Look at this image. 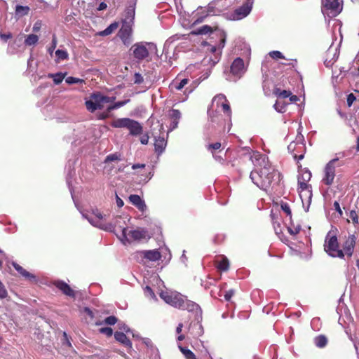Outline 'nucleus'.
Listing matches in <instances>:
<instances>
[{
  "label": "nucleus",
  "instance_id": "nucleus-60",
  "mask_svg": "<svg viewBox=\"0 0 359 359\" xmlns=\"http://www.w3.org/2000/svg\"><path fill=\"white\" fill-rule=\"evenodd\" d=\"M333 206H334V210L339 214V215L342 216L343 212L340 208V205H339V202L334 201Z\"/></svg>",
  "mask_w": 359,
  "mask_h": 359
},
{
  "label": "nucleus",
  "instance_id": "nucleus-14",
  "mask_svg": "<svg viewBox=\"0 0 359 359\" xmlns=\"http://www.w3.org/2000/svg\"><path fill=\"white\" fill-rule=\"evenodd\" d=\"M53 285L60 290L64 294L74 298L76 296L75 292L71 288V287L63 280H55L53 282Z\"/></svg>",
  "mask_w": 359,
  "mask_h": 359
},
{
  "label": "nucleus",
  "instance_id": "nucleus-49",
  "mask_svg": "<svg viewBox=\"0 0 359 359\" xmlns=\"http://www.w3.org/2000/svg\"><path fill=\"white\" fill-rule=\"evenodd\" d=\"M99 332L101 334H105L108 337H111L113 334V330L109 327H102L99 330Z\"/></svg>",
  "mask_w": 359,
  "mask_h": 359
},
{
  "label": "nucleus",
  "instance_id": "nucleus-40",
  "mask_svg": "<svg viewBox=\"0 0 359 359\" xmlns=\"http://www.w3.org/2000/svg\"><path fill=\"white\" fill-rule=\"evenodd\" d=\"M349 219L351 220L352 223L357 226L359 224V217L358 213L355 210H351L349 213Z\"/></svg>",
  "mask_w": 359,
  "mask_h": 359
},
{
  "label": "nucleus",
  "instance_id": "nucleus-3",
  "mask_svg": "<svg viewBox=\"0 0 359 359\" xmlns=\"http://www.w3.org/2000/svg\"><path fill=\"white\" fill-rule=\"evenodd\" d=\"M166 116L168 118L162 123L158 135V156L165 151L168 134L177 127L181 113L179 110L172 109L168 110Z\"/></svg>",
  "mask_w": 359,
  "mask_h": 359
},
{
  "label": "nucleus",
  "instance_id": "nucleus-27",
  "mask_svg": "<svg viewBox=\"0 0 359 359\" xmlns=\"http://www.w3.org/2000/svg\"><path fill=\"white\" fill-rule=\"evenodd\" d=\"M314 344L318 348H324L327 344V339L324 335H319L315 337Z\"/></svg>",
  "mask_w": 359,
  "mask_h": 359
},
{
  "label": "nucleus",
  "instance_id": "nucleus-15",
  "mask_svg": "<svg viewBox=\"0 0 359 359\" xmlns=\"http://www.w3.org/2000/svg\"><path fill=\"white\" fill-rule=\"evenodd\" d=\"M93 213L95 217H88L87 215H86L85 217L94 226L99 227L100 229H104L105 224L103 223V221H102V219H103L102 214L98 210H93Z\"/></svg>",
  "mask_w": 359,
  "mask_h": 359
},
{
  "label": "nucleus",
  "instance_id": "nucleus-30",
  "mask_svg": "<svg viewBox=\"0 0 359 359\" xmlns=\"http://www.w3.org/2000/svg\"><path fill=\"white\" fill-rule=\"evenodd\" d=\"M38 40L39 37L37 35L33 34H29L25 40V43L27 46H32L36 44L38 42Z\"/></svg>",
  "mask_w": 359,
  "mask_h": 359
},
{
  "label": "nucleus",
  "instance_id": "nucleus-26",
  "mask_svg": "<svg viewBox=\"0 0 359 359\" xmlns=\"http://www.w3.org/2000/svg\"><path fill=\"white\" fill-rule=\"evenodd\" d=\"M118 322V318L114 316H110L104 318L102 321H99L95 323L96 325H101L106 324L108 325H114Z\"/></svg>",
  "mask_w": 359,
  "mask_h": 359
},
{
  "label": "nucleus",
  "instance_id": "nucleus-36",
  "mask_svg": "<svg viewBox=\"0 0 359 359\" xmlns=\"http://www.w3.org/2000/svg\"><path fill=\"white\" fill-rule=\"evenodd\" d=\"M274 94L279 97L286 98L289 97L291 95V92L290 90H280L279 88H276L274 90Z\"/></svg>",
  "mask_w": 359,
  "mask_h": 359
},
{
  "label": "nucleus",
  "instance_id": "nucleus-45",
  "mask_svg": "<svg viewBox=\"0 0 359 359\" xmlns=\"http://www.w3.org/2000/svg\"><path fill=\"white\" fill-rule=\"evenodd\" d=\"M55 55L58 59L64 60L68 58V53L66 50L58 49L55 51Z\"/></svg>",
  "mask_w": 359,
  "mask_h": 359
},
{
  "label": "nucleus",
  "instance_id": "nucleus-31",
  "mask_svg": "<svg viewBox=\"0 0 359 359\" xmlns=\"http://www.w3.org/2000/svg\"><path fill=\"white\" fill-rule=\"evenodd\" d=\"M174 39L172 38H170L164 43L163 52L165 54L169 53V49H174L175 46L173 44Z\"/></svg>",
  "mask_w": 359,
  "mask_h": 359
},
{
  "label": "nucleus",
  "instance_id": "nucleus-22",
  "mask_svg": "<svg viewBox=\"0 0 359 359\" xmlns=\"http://www.w3.org/2000/svg\"><path fill=\"white\" fill-rule=\"evenodd\" d=\"M220 38L219 43L217 46H211L210 50L212 53H215L217 50H221L225 46L226 43V34L224 32L219 31L217 34Z\"/></svg>",
  "mask_w": 359,
  "mask_h": 359
},
{
  "label": "nucleus",
  "instance_id": "nucleus-48",
  "mask_svg": "<svg viewBox=\"0 0 359 359\" xmlns=\"http://www.w3.org/2000/svg\"><path fill=\"white\" fill-rule=\"evenodd\" d=\"M66 82L69 84H74V83H84V80L73 77V76H69L66 79Z\"/></svg>",
  "mask_w": 359,
  "mask_h": 359
},
{
  "label": "nucleus",
  "instance_id": "nucleus-62",
  "mask_svg": "<svg viewBox=\"0 0 359 359\" xmlns=\"http://www.w3.org/2000/svg\"><path fill=\"white\" fill-rule=\"evenodd\" d=\"M41 21L36 22L32 28L33 32H39L41 29Z\"/></svg>",
  "mask_w": 359,
  "mask_h": 359
},
{
  "label": "nucleus",
  "instance_id": "nucleus-59",
  "mask_svg": "<svg viewBox=\"0 0 359 359\" xmlns=\"http://www.w3.org/2000/svg\"><path fill=\"white\" fill-rule=\"evenodd\" d=\"M197 85L198 83H196V81H194L191 86L186 88L185 93H187L188 94L191 93L194 90Z\"/></svg>",
  "mask_w": 359,
  "mask_h": 359
},
{
  "label": "nucleus",
  "instance_id": "nucleus-52",
  "mask_svg": "<svg viewBox=\"0 0 359 359\" xmlns=\"http://www.w3.org/2000/svg\"><path fill=\"white\" fill-rule=\"evenodd\" d=\"M269 55L273 59H284L283 53L278 50H273L269 53Z\"/></svg>",
  "mask_w": 359,
  "mask_h": 359
},
{
  "label": "nucleus",
  "instance_id": "nucleus-1",
  "mask_svg": "<svg viewBox=\"0 0 359 359\" xmlns=\"http://www.w3.org/2000/svg\"><path fill=\"white\" fill-rule=\"evenodd\" d=\"M250 158L255 169L250 172V177L255 185L266 190L273 183L280 182V173L271 164L266 155L256 151Z\"/></svg>",
  "mask_w": 359,
  "mask_h": 359
},
{
  "label": "nucleus",
  "instance_id": "nucleus-24",
  "mask_svg": "<svg viewBox=\"0 0 359 359\" xmlns=\"http://www.w3.org/2000/svg\"><path fill=\"white\" fill-rule=\"evenodd\" d=\"M140 254L143 257V258L149 260V261H156L157 260V250H147V251H142Z\"/></svg>",
  "mask_w": 359,
  "mask_h": 359
},
{
  "label": "nucleus",
  "instance_id": "nucleus-23",
  "mask_svg": "<svg viewBox=\"0 0 359 359\" xmlns=\"http://www.w3.org/2000/svg\"><path fill=\"white\" fill-rule=\"evenodd\" d=\"M189 80L187 79H183L180 81L177 80L173 81L170 85V88L173 90L174 89L180 90H182L187 83Z\"/></svg>",
  "mask_w": 359,
  "mask_h": 359
},
{
  "label": "nucleus",
  "instance_id": "nucleus-18",
  "mask_svg": "<svg viewBox=\"0 0 359 359\" xmlns=\"http://www.w3.org/2000/svg\"><path fill=\"white\" fill-rule=\"evenodd\" d=\"M133 55H134L135 57L138 60H143V59L146 58L149 55L148 50L143 45L135 44L133 46Z\"/></svg>",
  "mask_w": 359,
  "mask_h": 359
},
{
  "label": "nucleus",
  "instance_id": "nucleus-9",
  "mask_svg": "<svg viewBox=\"0 0 359 359\" xmlns=\"http://www.w3.org/2000/svg\"><path fill=\"white\" fill-rule=\"evenodd\" d=\"M122 233L123 236L127 238L128 241H140L149 238L147 231L140 228L134 230H128L126 228H124Z\"/></svg>",
  "mask_w": 359,
  "mask_h": 359
},
{
  "label": "nucleus",
  "instance_id": "nucleus-34",
  "mask_svg": "<svg viewBox=\"0 0 359 359\" xmlns=\"http://www.w3.org/2000/svg\"><path fill=\"white\" fill-rule=\"evenodd\" d=\"M144 294L145 297H147L151 299L154 300L156 299V295H155L154 291L151 288V287L149 285H146L144 287Z\"/></svg>",
  "mask_w": 359,
  "mask_h": 359
},
{
  "label": "nucleus",
  "instance_id": "nucleus-44",
  "mask_svg": "<svg viewBox=\"0 0 359 359\" xmlns=\"http://www.w3.org/2000/svg\"><path fill=\"white\" fill-rule=\"evenodd\" d=\"M297 146H298L301 149H304V145L302 142L297 143V142H292L288 145L287 149H288V151L290 152L293 153L294 151L295 150Z\"/></svg>",
  "mask_w": 359,
  "mask_h": 359
},
{
  "label": "nucleus",
  "instance_id": "nucleus-10",
  "mask_svg": "<svg viewBox=\"0 0 359 359\" xmlns=\"http://www.w3.org/2000/svg\"><path fill=\"white\" fill-rule=\"evenodd\" d=\"M172 255L169 248L164 244L163 241V245L160 243V241L158 240V266L161 265V269L167 265Z\"/></svg>",
  "mask_w": 359,
  "mask_h": 359
},
{
  "label": "nucleus",
  "instance_id": "nucleus-13",
  "mask_svg": "<svg viewBox=\"0 0 359 359\" xmlns=\"http://www.w3.org/2000/svg\"><path fill=\"white\" fill-rule=\"evenodd\" d=\"M90 98L94 100L96 106H97V109H102L104 103L112 102L115 100L114 97L104 96L100 93L92 94Z\"/></svg>",
  "mask_w": 359,
  "mask_h": 359
},
{
  "label": "nucleus",
  "instance_id": "nucleus-20",
  "mask_svg": "<svg viewBox=\"0 0 359 359\" xmlns=\"http://www.w3.org/2000/svg\"><path fill=\"white\" fill-rule=\"evenodd\" d=\"M129 201L139 210L144 211L146 209V205L140 196L132 194L129 196Z\"/></svg>",
  "mask_w": 359,
  "mask_h": 359
},
{
  "label": "nucleus",
  "instance_id": "nucleus-12",
  "mask_svg": "<svg viewBox=\"0 0 359 359\" xmlns=\"http://www.w3.org/2000/svg\"><path fill=\"white\" fill-rule=\"evenodd\" d=\"M252 8L250 4H244L243 6L236 8L232 13V20H239L245 18L250 14Z\"/></svg>",
  "mask_w": 359,
  "mask_h": 359
},
{
  "label": "nucleus",
  "instance_id": "nucleus-8",
  "mask_svg": "<svg viewBox=\"0 0 359 359\" xmlns=\"http://www.w3.org/2000/svg\"><path fill=\"white\" fill-rule=\"evenodd\" d=\"M342 3V0H325L323 2L324 6L323 13L324 15L335 17L341 12Z\"/></svg>",
  "mask_w": 359,
  "mask_h": 359
},
{
  "label": "nucleus",
  "instance_id": "nucleus-63",
  "mask_svg": "<svg viewBox=\"0 0 359 359\" xmlns=\"http://www.w3.org/2000/svg\"><path fill=\"white\" fill-rule=\"evenodd\" d=\"M63 336H64V338H65V342H64L63 344H66L69 348L72 347V344H71V342H70V341H69V339L68 338V336H67L66 332L63 333Z\"/></svg>",
  "mask_w": 359,
  "mask_h": 359
},
{
  "label": "nucleus",
  "instance_id": "nucleus-35",
  "mask_svg": "<svg viewBox=\"0 0 359 359\" xmlns=\"http://www.w3.org/2000/svg\"><path fill=\"white\" fill-rule=\"evenodd\" d=\"M286 106L287 104L285 103V102L276 101V102L273 105V107L278 112L284 113L285 111Z\"/></svg>",
  "mask_w": 359,
  "mask_h": 359
},
{
  "label": "nucleus",
  "instance_id": "nucleus-29",
  "mask_svg": "<svg viewBox=\"0 0 359 359\" xmlns=\"http://www.w3.org/2000/svg\"><path fill=\"white\" fill-rule=\"evenodd\" d=\"M221 11H222L220 9L216 8L215 2H211L208 6L207 12L209 15H218Z\"/></svg>",
  "mask_w": 359,
  "mask_h": 359
},
{
  "label": "nucleus",
  "instance_id": "nucleus-51",
  "mask_svg": "<svg viewBox=\"0 0 359 359\" xmlns=\"http://www.w3.org/2000/svg\"><path fill=\"white\" fill-rule=\"evenodd\" d=\"M57 46V37L55 34L53 36L52 43L50 46L48 48V53L52 55L54 50L55 49Z\"/></svg>",
  "mask_w": 359,
  "mask_h": 359
},
{
  "label": "nucleus",
  "instance_id": "nucleus-58",
  "mask_svg": "<svg viewBox=\"0 0 359 359\" xmlns=\"http://www.w3.org/2000/svg\"><path fill=\"white\" fill-rule=\"evenodd\" d=\"M234 294V290H229L226 292L224 294V299L226 301H230L231 298Z\"/></svg>",
  "mask_w": 359,
  "mask_h": 359
},
{
  "label": "nucleus",
  "instance_id": "nucleus-33",
  "mask_svg": "<svg viewBox=\"0 0 359 359\" xmlns=\"http://www.w3.org/2000/svg\"><path fill=\"white\" fill-rule=\"evenodd\" d=\"M29 11V8L28 6H23L20 5H18L15 8V13L17 15L20 16H23L27 15Z\"/></svg>",
  "mask_w": 359,
  "mask_h": 359
},
{
  "label": "nucleus",
  "instance_id": "nucleus-5",
  "mask_svg": "<svg viewBox=\"0 0 359 359\" xmlns=\"http://www.w3.org/2000/svg\"><path fill=\"white\" fill-rule=\"evenodd\" d=\"M247 70V66L245 65L243 60L241 57H236L232 62L230 72L229 74L224 71L226 79L229 81L236 82L240 79Z\"/></svg>",
  "mask_w": 359,
  "mask_h": 359
},
{
  "label": "nucleus",
  "instance_id": "nucleus-28",
  "mask_svg": "<svg viewBox=\"0 0 359 359\" xmlns=\"http://www.w3.org/2000/svg\"><path fill=\"white\" fill-rule=\"evenodd\" d=\"M227 100L226 97L222 94H219L214 97L212 99V104H215L217 108L219 109L222 105V103H224Z\"/></svg>",
  "mask_w": 359,
  "mask_h": 359
},
{
  "label": "nucleus",
  "instance_id": "nucleus-54",
  "mask_svg": "<svg viewBox=\"0 0 359 359\" xmlns=\"http://www.w3.org/2000/svg\"><path fill=\"white\" fill-rule=\"evenodd\" d=\"M124 104V102H116L115 104H112V105H110L107 107V113H109L111 110H114L115 109H117L121 106H123Z\"/></svg>",
  "mask_w": 359,
  "mask_h": 359
},
{
  "label": "nucleus",
  "instance_id": "nucleus-4",
  "mask_svg": "<svg viewBox=\"0 0 359 359\" xmlns=\"http://www.w3.org/2000/svg\"><path fill=\"white\" fill-rule=\"evenodd\" d=\"M111 126L117 128H126L132 135H140L142 133V127L137 121L129 118H117L112 121Z\"/></svg>",
  "mask_w": 359,
  "mask_h": 359
},
{
  "label": "nucleus",
  "instance_id": "nucleus-37",
  "mask_svg": "<svg viewBox=\"0 0 359 359\" xmlns=\"http://www.w3.org/2000/svg\"><path fill=\"white\" fill-rule=\"evenodd\" d=\"M48 76L53 79V81L55 84H60L65 78L64 74L62 73L50 74Z\"/></svg>",
  "mask_w": 359,
  "mask_h": 359
},
{
  "label": "nucleus",
  "instance_id": "nucleus-41",
  "mask_svg": "<svg viewBox=\"0 0 359 359\" xmlns=\"http://www.w3.org/2000/svg\"><path fill=\"white\" fill-rule=\"evenodd\" d=\"M221 147L222 144L220 142H215L214 144H209L208 145H207V149L210 151L212 154V155H214L215 151L216 150L219 149Z\"/></svg>",
  "mask_w": 359,
  "mask_h": 359
},
{
  "label": "nucleus",
  "instance_id": "nucleus-2",
  "mask_svg": "<svg viewBox=\"0 0 359 359\" xmlns=\"http://www.w3.org/2000/svg\"><path fill=\"white\" fill-rule=\"evenodd\" d=\"M159 283H161L163 287H165V290H162L158 294L165 303L179 309L187 310L189 312L201 311L198 304L189 300L186 296L181 293L167 288L164 285V282L158 277Z\"/></svg>",
  "mask_w": 359,
  "mask_h": 359
},
{
  "label": "nucleus",
  "instance_id": "nucleus-43",
  "mask_svg": "<svg viewBox=\"0 0 359 359\" xmlns=\"http://www.w3.org/2000/svg\"><path fill=\"white\" fill-rule=\"evenodd\" d=\"M300 229V225L293 226L291 224L290 226H287L288 232L292 236L297 235L299 232Z\"/></svg>",
  "mask_w": 359,
  "mask_h": 359
},
{
  "label": "nucleus",
  "instance_id": "nucleus-6",
  "mask_svg": "<svg viewBox=\"0 0 359 359\" xmlns=\"http://www.w3.org/2000/svg\"><path fill=\"white\" fill-rule=\"evenodd\" d=\"M325 251L332 257H344V252L339 249L337 238L330 231L325 237Z\"/></svg>",
  "mask_w": 359,
  "mask_h": 359
},
{
  "label": "nucleus",
  "instance_id": "nucleus-61",
  "mask_svg": "<svg viewBox=\"0 0 359 359\" xmlns=\"http://www.w3.org/2000/svg\"><path fill=\"white\" fill-rule=\"evenodd\" d=\"M311 177V173L309 171H306L303 174L302 179V181L308 182L310 180Z\"/></svg>",
  "mask_w": 359,
  "mask_h": 359
},
{
  "label": "nucleus",
  "instance_id": "nucleus-46",
  "mask_svg": "<svg viewBox=\"0 0 359 359\" xmlns=\"http://www.w3.org/2000/svg\"><path fill=\"white\" fill-rule=\"evenodd\" d=\"M212 32L211 27L208 25H204L198 29L196 34H206Z\"/></svg>",
  "mask_w": 359,
  "mask_h": 359
},
{
  "label": "nucleus",
  "instance_id": "nucleus-42",
  "mask_svg": "<svg viewBox=\"0 0 359 359\" xmlns=\"http://www.w3.org/2000/svg\"><path fill=\"white\" fill-rule=\"evenodd\" d=\"M219 108H221L223 112L226 114L228 116H231V111L228 101L225 102L224 103H222V105L220 106Z\"/></svg>",
  "mask_w": 359,
  "mask_h": 359
},
{
  "label": "nucleus",
  "instance_id": "nucleus-25",
  "mask_svg": "<svg viewBox=\"0 0 359 359\" xmlns=\"http://www.w3.org/2000/svg\"><path fill=\"white\" fill-rule=\"evenodd\" d=\"M118 27V23L114 22L109 25L104 30L101 31L98 33L100 36H108L114 32Z\"/></svg>",
  "mask_w": 359,
  "mask_h": 359
},
{
  "label": "nucleus",
  "instance_id": "nucleus-16",
  "mask_svg": "<svg viewBox=\"0 0 359 359\" xmlns=\"http://www.w3.org/2000/svg\"><path fill=\"white\" fill-rule=\"evenodd\" d=\"M355 241L356 237L354 235L348 236L343 245L344 254H346L348 257H351L353 255Z\"/></svg>",
  "mask_w": 359,
  "mask_h": 359
},
{
  "label": "nucleus",
  "instance_id": "nucleus-7",
  "mask_svg": "<svg viewBox=\"0 0 359 359\" xmlns=\"http://www.w3.org/2000/svg\"><path fill=\"white\" fill-rule=\"evenodd\" d=\"M344 162L340 161L339 158L330 160L324 168V176L322 182L327 186L332 185L335 177L336 168L344 165Z\"/></svg>",
  "mask_w": 359,
  "mask_h": 359
},
{
  "label": "nucleus",
  "instance_id": "nucleus-56",
  "mask_svg": "<svg viewBox=\"0 0 359 359\" xmlns=\"http://www.w3.org/2000/svg\"><path fill=\"white\" fill-rule=\"evenodd\" d=\"M13 37V35L11 33L8 32L7 34H0V38L1 40H3L4 41L6 42L8 39H12Z\"/></svg>",
  "mask_w": 359,
  "mask_h": 359
},
{
  "label": "nucleus",
  "instance_id": "nucleus-39",
  "mask_svg": "<svg viewBox=\"0 0 359 359\" xmlns=\"http://www.w3.org/2000/svg\"><path fill=\"white\" fill-rule=\"evenodd\" d=\"M85 104L86 109L91 112H93L97 109V106H96L94 100H93L92 98H90V100L86 101Z\"/></svg>",
  "mask_w": 359,
  "mask_h": 359
},
{
  "label": "nucleus",
  "instance_id": "nucleus-53",
  "mask_svg": "<svg viewBox=\"0 0 359 359\" xmlns=\"http://www.w3.org/2000/svg\"><path fill=\"white\" fill-rule=\"evenodd\" d=\"M179 348L181 351V352L183 353V355H184L186 359L189 356H191V353H193V352L190 349H189V348H187L186 347H183L182 346H179Z\"/></svg>",
  "mask_w": 359,
  "mask_h": 359
},
{
  "label": "nucleus",
  "instance_id": "nucleus-32",
  "mask_svg": "<svg viewBox=\"0 0 359 359\" xmlns=\"http://www.w3.org/2000/svg\"><path fill=\"white\" fill-rule=\"evenodd\" d=\"M217 267L221 271H226L229 267V260L226 257H222L218 262Z\"/></svg>",
  "mask_w": 359,
  "mask_h": 359
},
{
  "label": "nucleus",
  "instance_id": "nucleus-50",
  "mask_svg": "<svg viewBox=\"0 0 359 359\" xmlns=\"http://www.w3.org/2000/svg\"><path fill=\"white\" fill-rule=\"evenodd\" d=\"M8 296V292L4 285V283L0 280V299H3L6 298Z\"/></svg>",
  "mask_w": 359,
  "mask_h": 359
},
{
  "label": "nucleus",
  "instance_id": "nucleus-47",
  "mask_svg": "<svg viewBox=\"0 0 359 359\" xmlns=\"http://www.w3.org/2000/svg\"><path fill=\"white\" fill-rule=\"evenodd\" d=\"M280 208L287 215V216H289L290 218L291 219L292 212L290 205L287 203H282L280 204Z\"/></svg>",
  "mask_w": 359,
  "mask_h": 359
},
{
  "label": "nucleus",
  "instance_id": "nucleus-38",
  "mask_svg": "<svg viewBox=\"0 0 359 359\" xmlns=\"http://www.w3.org/2000/svg\"><path fill=\"white\" fill-rule=\"evenodd\" d=\"M121 160V154L119 153H114L107 156L104 160V163H109L111 161H120Z\"/></svg>",
  "mask_w": 359,
  "mask_h": 359
},
{
  "label": "nucleus",
  "instance_id": "nucleus-11",
  "mask_svg": "<svg viewBox=\"0 0 359 359\" xmlns=\"http://www.w3.org/2000/svg\"><path fill=\"white\" fill-rule=\"evenodd\" d=\"M132 27L130 23L123 22L118 32V36L125 45L128 46L131 43Z\"/></svg>",
  "mask_w": 359,
  "mask_h": 359
},
{
  "label": "nucleus",
  "instance_id": "nucleus-19",
  "mask_svg": "<svg viewBox=\"0 0 359 359\" xmlns=\"http://www.w3.org/2000/svg\"><path fill=\"white\" fill-rule=\"evenodd\" d=\"M114 335L115 339L118 342H119L120 344L123 345L125 347L128 348H132V343H131L130 340L128 338V337L126 335V334H124L123 332H121L116 331V332H115Z\"/></svg>",
  "mask_w": 359,
  "mask_h": 359
},
{
  "label": "nucleus",
  "instance_id": "nucleus-57",
  "mask_svg": "<svg viewBox=\"0 0 359 359\" xmlns=\"http://www.w3.org/2000/svg\"><path fill=\"white\" fill-rule=\"evenodd\" d=\"M143 81V78L141 74L138 73H135L134 75V83H141Z\"/></svg>",
  "mask_w": 359,
  "mask_h": 359
},
{
  "label": "nucleus",
  "instance_id": "nucleus-21",
  "mask_svg": "<svg viewBox=\"0 0 359 359\" xmlns=\"http://www.w3.org/2000/svg\"><path fill=\"white\" fill-rule=\"evenodd\" d=\"M13 266L15 268V269L23 277L29 280L30 281L35 282L36 281V276L27 271H26L23 267H22L20 265H19L17 263H13Z\"/></svg>",
  "mask_w": 359,
  "mask_h": 359
},
{
  "label": "nucleus",
  "instance_id": "nucleus-64",
  "mask_svg": "<svg viewBox=\"0 0 359 359\" xmlns=\"http://www.w3.org/2000/svg\"><path fill=\"white\" fill-rule=\"evenodd\" d=\"M355 100V97L353 94L348 95V97H347V102H348V106H351Z\"/></svg>",
  "mask_w": 359,
  "mask_h": 359
},
{
  "label": "nucleus",
  "instance_id": "nucleus-55",
  "mask_svg": "<svg viewBox=\"0 0 359 359\" xmlns=\"http://www.w3.org/2000/svg\"><path fill=\"white\" fill-rule=\"evenodd\" d=\"M298 184H299V189H301L302 190H305L308 187V184H306V182L302 181L300 177L298 178Z\"/></svg>",
  "mask_w": 359,
  "mask_h": 359
},
{
  "label": "nucleus",
  "instance_id": "nucleus-17",
  "mask_svg": "<svg viewBox=\"0 0 359 359\" xmlns=\"http://www.w3.org/2000/svg\"><path fill=\"white\" fill-rule=\"evenodd\" d=\"M189 334L194 338H198L204 333L203 327L200 322L191 323L189 330Z\"/></svg>",
  "mask_w": 359,
  "mask_h": 359
}]
</instances>
